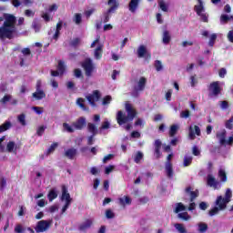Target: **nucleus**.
Wrapping results in <instances>:
<instances>
[{"label": "nucleus", "mask_w": 233, "mask_h": 233, "mask_svg": "<svg viewBox=\"0 0 233 233\" xmlns=\"http://www.w3.org/2000/svg\"><path fill=\"white\" fill-rule=\"evenodd\" d=\"M87 131L91 136H97L99 134V130L97 129V126L94 123H88L87 124Z\"/></svg>", "instance_id": "22"}, {"label": "nucleus", "mask_w": 233, "mask_h": 233, "mask_svg": "<svg viewBox=\"0 0 233 233\" xmlns=\"http://www.w3.org/2000/svg\"><path fill=\"white\" fill-rule=\"evenodd\" d=\"M207 230H208V225H207V223L200 222L198 224V232L205 233Z\"/></svg>", "instance_id": "40"}, {"label": "nucleus", "mask_w": 233, "mask_h": 233, "mask_svg": "<svg viewBox=\"0 0 233 233\" xmlns=\"http://www.w3.org/2000/svg\"><path fill=\"white\" fill-rule=\"evenodd\" d=\"M95 59L99 60L103 57V45L97 46L94 52Z\"/></svg>", "instance_id": "26"}, {"label": "nucleus", "mask_w": 233, "mask_h": 233, "mask_svg": "<svg viewBox=\"0 0 233 233\" xmlns=\"http://www.w3.org/2000/svg\"><path fill=\"white\" fill-rule=\"evenodd\" d=\"M141 159H143V154L140 151H138L135 156L134 161L135 163L138 164L141 163Z\"/></svg>", "instance_id": "52"}, {"label": "nucleus", "mask_w": 233, "mask_h": 233, "mask_svg": "<svg viewBox=\"0 0 233 233\" xmlns=\"http://www.w3.org/2000/svg\"><path fill=\"white\" fill-rule=\"evenodd\" d=\"M207 184L208 187H211L213 188H218V185H219V182L216 180V177H214V176L208 175Z\"/></svg>", "instance_id": "17"}, {"label": "nucleus", "mask_w": 233, "mask_h": 233, "mask_svg": "<svg viewBox=\"0 0 233 233\" xmlns=\"http://www.w3.org/2000/svg\"><path fill=\"white\" fill-rule=\"evenodd\" d=\"M32 26L35 32H39V30H41V24L37 21H34Z\"/></svg>", "instance_id": "54"}, {"label": "nucleus", "mask_w": 233, "mask_h": 233, "mask_svg": "<svg viewBox=\"0 0 233 233\" xmlns=\"http://www.w3.org/2000/svg\"><path fill=\"white\" fill-rule=\"evenodd\" d=\"M147 86V77L141 76L137 81V85L133 86L131 96L133 97H139V93L143 92Z\"/></svg>", "instance_id": "3"}, {"label": "nucleus", "mask_w": 233, "mask_h": 233, "mask_svg": "<svg viewBox=\"0 0 233 233\" xmlns=\"http://www.w3.org/2000/svg\"><path fill=\"white\" fill-rule=\"evenodd\" d=\"M209 92H212L213 96H219L221 94V87L219 86V82H212L208 86Z\"/></svg>", "instance_id": "13"}, {"label": "nucleus", "mask_w": 233, "mask_h": 233, "mask_svg": "<svg viewBox=\"0 0 233 233\" xmlns=\"http://www.w3.org/2000/svg\"><path fill=\"white\" fill-rule=\"evenodd\" d=\"M218 177L222 183H227V172H225V169H219L218 170Z\"/></svg>", "instance_id": "32"}, {"label": "nucleus", "mask_w": 233, "mask_h": 233, "mask_svg": "<svg viewBox=\"0 0 233 233\" xmlns=\"http://www.w3.org/2000/svg\"><path fill=\"white\" fill-rule=\"evenodd\" d=\"M76 105L80 106V108H82V110H84L85 112L88 110V107H86V106L85 105V100L81 97L77 98Z\"/></svg>", "instance_id": "34"}, {"label": "nucleus", "mask_w": 233, "mask_h": 233, "mask_svg": "<svg viewBox=\"0 0 233 233\" xmlns=\"http://www.w3.org/2000/svg\"><path fill=\"white\" fill-rule=\"evenodd\" d=\"M158 5H159V8L161 9L162 12H167L168 11V7L167 6V4H165V1L159 0L158 1Z\"/></svg>", "instance_id": "45"}, {"label": "nucleus", "mask_w": 233, "mask_h": 233, "mask_svg": "<svg viewBox=\"0 0 233 233\" xmlns=\"http://www.w3.org/2000/svg\"><path fill=\"white\" fill-rule=\"evenodd\" d=\"M217 137L218 138L220 145H227V131L225 129L217 133Z\"/></svg>", "instance_id": "20"}, {"label": "nucleus", "mask_w": 233, "mask_h": 233, "mask_svg": "<svg viewBox=\"0 0 233 233\" xmlns=\"http://www.w3.org/2000/svg\"><path fill=\"white\" fill-rule=\"evenodd\" d=\"M25 17H34V15H35V12H34L30 9H26L25 11Z\"/></svg>", "instance_id": "58"}, {"label": "nucleus", "mask_w": 233, "mask_h": 233, "mask_svg": "<svg viewBox=\"0 0 233 233\" xmlns=\"http://www.w3.org/2000/svg\"><path fill=\"white\" fill-rule=\"evenodd\" d=\"M63 128L64 130H66V132H69V134H74V129L71 127V126L68 125V123H64Z\"/></svg>", "instance_id": "53"}, {"label": "nucleus", "mask_w": 233, "mask_h": 233, "mask_svg": "<svg viewBox=\"0 0 233 233\" xmlns=\"http://www.w3.org/2000/svg\"><path fill=\"white\" fill-rule=\"evenodd\" d=\"M155 68L157 72H161V70H163V64L161 63L160 60L155 61Z\"/></svg>", "instance_id": "50"}, {"label": "nucleus", "mask_w": 233, "mask_h": 233, "mask_svg": "<svg viewBox=\"0 0 233 233\" xmlns=\"http://www.w3.org/2000/svg\"><path fill=\"white\" fill-rule=\"evenodd\" d=\"M110 101H112V96H106L103 98L102 104H103V105H110Z\"/></svg>", "instance_id": "59"}, {"label": "nucleus", "mask_w": 233, "mask_h": 233, "mask_svg": "<svg viewBox=\"0 0 233 233\" xmlns=\"http://www.w3.org/2000/svg\"><path fill=\"white\" fill-rule=\"evenodd\" d=\"M178 129H179V127H177V125H172L169 129V137H174V136L177 134Z\"/></svg>", "instance_id": "35"}, {"label": "nucleus", "mask_w": 233, "mask_h": 233, "mask_svg": "<svg viewBox=\"0 0 233 233\" xmlns=\"http://www.w3.org/2000/svg\"><path fill=\"white\" fill-rule=\"evenodd\" d=\"M6 187V178L1 177L0 178V190H5Z\"/></svg>", "instance_id": "57"}, {"label": "nucleus", "mask_w": 233, "mask_h": 233, "mask_svg": "<svg viewBox=\"0 0 233 233\" xmlns=\"http://www.w3.org/2000/svg\"><path fill=\"white\" fill-rule=\"evenodd\" d=\"M221 209H219L217 206L214 207L213 208H211L208 212L209 216L212 218L213 216H216L218 214H219V211Z\"/></svg>", "instance_id": "47"}, {"label": "nucleus", "mask_w": 233, "mask_h": 233, "mask_svg": "<svg viewBox=\"0 0 233 233\" xmlns=\"http://www.w3.org/2000/svg\"><path fill=\"white\" fill-rule=\"evenodd\" d=\"M64 155L66 157H67V159L74 160V158L77 156V149L74 147L68 148Z\"/></svg>", "instance_id": "18"}, {"label": "nucleus", "mask_w": 233, "mask_h": 233, "mask_svg": "<svg viewBox=\"0 0 233 233\" xmlns=\"http://www.w3.org/2000/svg\"><path fill=\"white\" fill-rule=\"evenodd\" d=\"M10 128H12V122L5 121L0 126V134H3V132H6V130H10Z\"/></svg>", "instance_id": "29"}, {"label": "nucleus", "mask_w": 233, "mask_h": 233, "mask_svg": "<svg viewBox=\"0 0 233 233\" xmlns=\"http://www.w3.org/2000/svg\"><path fill=\"white\" fill-rule=\"evenodd\" d=\"M183 165L184 167H190L192 165V157H185Z\"/></svg>", "instance_id": "51"}, {"label": "nucleus", "mask_w": 233, "mask_h": 233, "mask_svg": "<svg viewBox=\"0 0 233 233\" xmlns=\"http://www.w3.org/2000/svg\"><path fill=\"white\" fill-rule=\"evenodd\" d=\"M177 218L179 219H182V221H188L190 219V215H188V212H183V213H178Z\"/></svg>", "instance_id": "36"}, {"label": "nucleus", "mask_w": 233, "mask_h": 233, "mask_svg": "<svg viewBox=\"0 0 233 233\" xmlns=\"http://www.w3.org/2000/svg\"><path fill=\"white\" fill-rule=\"evenodd\" d=\"M33 97H35L36 101H41V99H45V97H46V94H45V91L43 90H38L33 93Z\"/></svg>", "instance_id": "27"}, {"label": "nucleus", "mask_w": 233, "mask_h": 233, "mask_svg": "<svg viewBox=\"0 0 233 233\" xmlns=\"http://www.w3.org/2000/svg\"><path fill=\"white\" fill-rule=\"evenodd\" d=\"M186 194H188L190 198L189 201L192 203L196 199V198L199 197V190L196 189L195 191H192V187H187L185 189Z\"/></svg>", "instance_id": "15"}, {"label": "nucleus", "mask_w": 233, "mask_h": 233, "mask_svg": "<svg viewBox=\"0 0 233 233\" xmlns=\"http://www.w3.org/2000/svg\"><path fill=\"white\" fill-rule=\"evenodd\" d=\"M137 56L139 59L144 58L146 61H150V59H152V53H150L144 45L138 46L137 49Z\"/></svg>", "instance_id": "6"}, {"label": "nucleus", "mask_w": 233, "mask_h": 233, "mask_svg": "<svg viewBox=\"0 0 233 233\" xmlns=\"http://www.w3.org/2000/svg\"><path fill=\"white\" fill-rule=\"evenodd\" d=\"M86 99L91 106H96V102H97L98 99H101V94L98 90H95L92 95L86 96Z\"/></svg>", "instance_id": "8"}, {"label": "nucleus", "mask_w": 233, "mask_h": 233, "mask_svg": "<svg viewBox=\"0 0 233 233\" xmlns=\"http://www.w3.org/2000/svg\"><path fill=\"white\" fill-rule=\"evenodd\" d=\"M125 108L129 120L134 121L136 116H137V112L136 111V109H134V107H132V104L129 102H126Z\"/></svg>", "instance_id": "10"}, {"label": "nucleus", "mask_w": 233, "mask_h": 233, "mask_svg": "<svg viewBox=\"0 0 233 233\" xmlns=\"http://www.w3.org/2000/svg\"><path fill=\"white\" fill-rule=\"evenodd\" d=\"M167 176L169 179H172L174 177V168L172 167V163L167 162L165 166Z\"/></svg>", "instance_id": "23"}, {"label": "nucleus", "mask_w": 233, "mask_h": 233, "mask_svg": "<svg viewBox=\"0 0 233 233\" xmlns=\"http://www.w3.org/2000/svg\"><path fill=\"white\" fill-rule=\"evenodd\" d=\"M128 122H132V120L123 113V111H118L116 114V123L121 127V125H125Z\"/></svg>", "instance_id": "9"}, {"label": "nucleus", "mask_w": 233, "mask_h": 233, "mask_svg": "<svg viewBox=\"0 0 233 233\" xmlns=\"http://www.w3.org/2000/svg\"><path fill=\"white\" fill-rule=\"evenodd\" d=\"M119 204L122 205V207H125V205H132V198L128 196H124L123 198H118Z\"/></svg>", "instance_id": "28"}, {"label": "nucleus", "mask_w": 233, "mask_h": 233, "mask_svg": "<svg viewBox=\"0 0 233 233\" xmlns=\"http://www.w3.org/2000/svg\"><path fill=\"white\" fill-rule=\"evenodd\" d=\"M15 233H23V232H25V228H23V225L17 224V225L15 227Z\"/></svg>", "instance_id": "55"}, {"label": "nucleus", "mask_w": 233, "mask_h": 233, "mask_svg": "<svg viewBox=\"0 0 233 233\" xmlns=\"http://www.w3.org/2000/svg\"><path fill=\"white\" fill-rule=\"evenodd\" d=\"M62 195H61V201H66L65 205L62 208L61 214H65L66 210H68L70 205H72V198L70 197V193H68V187L66 186L62 185Z\"/></svg>", "instance_id": "2"}, {"label": "nucleus", "mask_w": 233, "mask_h": 233, "mask_svg": "<svg viewBox=\"0 0 233 233\" xmlns=\"http://www.w3.org/2000/svg\"><path fill=\"white\" fill-rule=\"evenodd\" d=\"M94 12H96V9L94 8L85 11V15L86 19H89V17L92 15V14H94Z\"/></svg>", "instance_id": "63"}, {"label": "nucleus", "mask_w": 233, "mask_h": 233, "mask_svg": "<svg viewBox=\"0 0 233 233\" xmlns=\"http://www.w3.org/2000/svg\"><path fill=\"white\" fill-rule=\"evenodd\" d=\"M141 0H131L128 5L129 11L132 12V14L136 13V10H137V6H139V2Z\"/></svg>", "instance_id": "25"}, {"label": "nucleus", "mask_w": 233, "mask_h": 233, "mask_svg": "<svg viewBox=\"0 0 233 233\" xmlns=\"http://www.w3.org/2000/svg\"><path fill=\"white\" fill-rule=\"evenodd\" d=\"M17 120L22 125V127H26V116L25 114H21L17 116Z\"/></svg>", "instance_id": "38"}, {"label": "nucleus", "mask_w": 233, "mask_h": 233, "mask_svg": "<svg viewBox=\"0 0 233 233\" xmlns=\"http://www.w3.org/2000/svg\"><path fill=\"white\" fill-rule=\"evenodd\" d=\"M50 225H52L50 220H40L37 222L35 230L36 233L46 232L50 228Z\"/></svg>", "instance_id": "7"}, {"label": "nucleus", "mask_w": 233, "mask_h": 233, "mask_svg": "<svg viewBox=\"0 0 233 233\" xmlns=\"http://www.w3.org/2000/svg\"><path fill=\"white\" fill-rule=\"evenodd\" d=\"M79 43H81V38L76 37L70 42V46L77 48V46H79Z\"/></svg>", "instance_id": "44"}, {"label": "nucleus", "mask_w": 233, "mask_h": 233, "mask_svg": "<svg viewBox=\"0 0 233 233\" xmlns=\"http://www.w3.org/2000/svg\"><path fill=\"white\" fill-rule=\"evenodd\" d=\"M220 108H222V110H227V108H228V101H220Z\"/></svg>", "instance_id": "61"}, {"label": "nucleus", "mask_w": 233, "mask_h": 233, "mask_svg": "<svg viewBox=\"0 0 233 233\" xmlns=\"http://www.w3.org/2000/svg\"><path fill=\"white\" fill-rule=\"evenodd\" d=\"M107 5L110 7L107 12L104 13L103 15V23H108V21H110V14H114V12L119 8V2H117V0H108Z\"/></svg>", "instance_id": "4"}, {"label": "nucleus", "mask_w": 233, "mask_h": 233, "mask_svg": "<svg viewBox=\"0 0 233 233\" xmlns=\"http://www.w3.org/2000/svg\"><path fill=\"white\" fill-rule=\"evenodd\" d=\"M170 41H172V36L170 35V32H168V30H165L162 35V43L164 45H169Z\"/></svg>", "instance_id": "24"}, {"label": "nucleus", "mask_w": 233, "mask_h": 233, "mask_svg": "<svg viewBox=\"0 0 233 233\" xmlns=\"http://www.w3.org/2000/svg\"><path fill=\"white\" fill-rule=\"evenodd\" d=\"M57 70L60 72V76L65 74L66 67L65 66V62L63 60L58 61Z\"/></svg>", "instance_id": "31"}, {"label": "nucleus", "mask_w": 233, "mask_h": 233, "mask_svg": "<svg viewBox=\"0 0 233 233\" xmlns=\"http://www.w3.org/2000/svg\"><path fill=\"white\" fill-rule=\"evenodd\" d=\"M225 127H226V128H228V130H232V128H233V116L228 121H226Z\"/></svg>", "instance_id": "49"}, {"label": "nucleus", "mask_w": 233, "mask_h": 233, "mask_svg": "<svg viewBox=\"0 0 233 233\" xmlns=\"http://www.w3.org/2000/svg\"><path fill=\"white\" fill-rule=\"evenodd\" d=\"M227 205H228V202L225 200L223 196L217 197V199L215 201V206L221 210H225L227 208Z\"/></svg>", "instance_id": "14"}, {"label": "nucleus", "mask_w": 233, "mask_h": 233, "mask_svg": "<svg viewBox=\"0 0 233 233\" xmlns=\"http://www.w3.org/2000/svg\"><path fill=\"white\" fill-rule=\"evenodd\" d=\"M56 198H57V191L56 189H51L47 194V199L49 201H53L54 199H56Z\"/></svg>", "instance_id": "33"}, {"label": "nucleus", "mask_w": 233, "mask_h": 233, "mask_svg": "<svg viewBox=\"0 0 233 233\" xmlns=\"http://www.w3.org/2000/svg\"><path fill=\"white\" fill-rule=\"evenodd\" d=\"M216 39H218V35L216 33H214L209 37L208 46H214V45H216Z\"/></svg>", "instance_id": "43"}, {"label": "nucleus", "mask_w": 233, "mask_h": 233, "mask_svg": "<svg viewBox=\"0 0 233 233\" xmlns=\"http://www.w3.org/2000/svg\"><path fill=\"white\" fill-rule=\"evenodd\" d=\"M228 39L229 43H233V31L230 30L228 33Z\"/></svg>", "instance_id": "64"}, {"label": "nucleus", "mask_w": 233, "mask_h": 233, "mask_svg": "<svg viewBox=\"0 0 233 233\" xmlns=\"http://www.w3.org/2000/svg\"><path fill=\"white\" fill-rule=\"evenodd\" d=\"M74 128L76 130H83L86 127V118L85 116H80L76 122L73 123Z\"/></svg>", "instance_id": "12"}, {"label": "nucleus", "mask_w": 233, "mask_h": 233, "mask_svg": "<svg viewBox=\"0 0 233 233\" xmlns=\"http://www.w3.org/2000/svg\"><path fill=\"white\" fill-rule=\"evenodd\" d=\"M58 8H59V6L56 5V4H53V5H49L48 12H57Z\"/></svg>", "instance_id": "62"}, {"label": "nucleus", "mask_w": 233, "mask_h": 233, "mask_svg": "<svg viewBox=\"0 0 233 233\" xmlns=\"http://www.w3.org/2000/svg\"><path fill=\"white\" fill-rule=\"evenodd\" d=\"M110 128V122L104 121L100 127V130H108Z\"/></svg>", "instance_id": "56"}, {"label": "nucleus", "mask_w": 233, "mask_h": 233, "mask_svg": "<svg viewBox=\"0 0 233 233\" xmlns=\"http://www.w3.org/2000/svg\"><path fill=\"white\" fill-rule=\"evenodd\" d=\"M57 147H59V143H57V142H54L53 144H51V146L49 147V148L46 151V156H50V154H54V152H56V148H57Z\"/></svg>", "instance_id": "30"}, {"label": "nucleus", "mask_w": 233, "mask_h": 233, "mask_svg": "<svg viewBox=\"0 0 233 233\" xmlns=\"http://www.w3.org/2000/svg\"><path fill=\"white\" fill-rule=\"evenodd\" d=\"M93 223L94 222L92 221V219L87 218L85 220V222L79 225L78 230H81V231L87 230V228H90V227H92Z\"/></svg>", "instance_id": "19"}, {"label": "nucleus", "mask_w": 233, "mask_h": 233, "mask_svg": "<svg viewBox=\"0 0 233 233\" xmlns=\"http://www.w3.org/2000/svg\"><path fill=\"white\" fill-rule=\"evenodd\" d=\"M162 146H163V142H161L159 139L155 140L154 147H155V156L157 159H159V157H161Z\"/></svg>", "instance_id": "16"}, {"label": "nucleus", "mask_w": 233, "mask_h": 233, "mask_svg": "<svg viewBox=\"0 0 233 233\" xmlns=\"http://www.w3.org/2000/svg\"><path fill=\"white\" fill-rule=\"evenodd\" d=\"M198 84V78H196V76H190V85L194 88Z\"/></svg>", "instance_id": "60"}, {"label": "nucleus", "mask_w": 233, "mask_h": 233, "mask_svg": "<svg viewBox=\"0 0 233 233\" xmlns=\"http://www.w3.org/2000/svg\"><path fill=\"white\" fill-rule=\"evenodd\" d=\"M196 136H201V128H199L198 126H190L188 134L189 139L194 141V139H196Z\"/></svg>", "instance_id": "11"}, {"label": "nucleus", "mask_w": 233, "mask_h": 233, "mask_svg": "<svg viewBox=\"0 0 233 233\" xmlns=\"http://www.w3.org/2000/svg\"><path fill=\"white\" fill-rule=\"evenodd\" d=\"M198 5L194 6V10L197 15H201L205 12V6L203 5V0H197Z\"/></svg>", "instance_id": "21"}, {"label": "nucleus", "mask_w": 233, "mask_h": 233, "mask_svg": "<svg viewBox=\"0 0 233 233\" xmlns=\"http://www.w3.org/2000/svg\"><path fill=\"white\" fill-rule=\"evenodd\" d=\"M224 199L226 202L230 203V199H232V191L230 190V188H228L226 190Z\"/></svg>", "instance_id": "41"}, {"label": "nucleus", "mask_w": 233, "mask_h": 233, "mask_svg": "<svg viewBox=\"0 0 233 233\" xmlns=\"http://www.w3.org/2000/svg\"><path fill=\"white\" fill-rule=\"evenodd\" d=\"M106 219H114V218H116V214H114V211H112V209H106Z\"/></svg>", "instance_id": "46"}, {"label": "nucleus", "mask_w": 233, "mask_h": 233, "mask_svg": "<svg viewBox=\"0 0 233 233\" xmlns=\"http://www.w3.org/2000/svg\"><path fill=\"white\" fill-rule=\"evenodd\" d=\"M187 208L185 207V205H183V203L179 202L177 204V207L175 208V213L176 214H179V212H183V210H186Z\"/></svg>", "instance_id": "39"}, {"label": "nucleus", "mask_w": 233, "mask_h": 233, "mask_svg": "<svg viewBox=\"0 0 233 233\" xmlns=\"http://www.w3.org/2000/svg\"><path fill=\"white\" fill-rule=\"evenodd\" d=\"M3 21L4 23L0 26V40L14 39V35L17 32V27L15 26L17 17L12 14L4 13L3 16H0V23Z\"/></svg>", "instance_id": "1"}, {"label": "nucleus", "mask_w": 233, "mask_h": 233, "mask_svg": "<svg viewBox=\"0 0 233 233\" xmlns=\"http://www.w3.org/2000/svg\"><path fill=\"white\" fill-rule=\"evenodd\" d=\"M175 228H177V230L179 233H187V228H185V226L183 224H179V223L175 224Z\"/></svg>", "instance_id": "42"}, {"label": "nucleus", "mask_w": 233, "mask_h": 233, "mask_svg": "<svg viewBox=\"0 0 233 233\" xmlns=\"http://www.w3.org/2000/svg\"><path fill=\"white\" fill-rule=\"evenodd\" d=\"M74 23L76 25H79L80 23L83 22V16L81 15V13H76L74 17H73Z\"/></svg>", "instance_id": "37"}, {"label": "nucleus", "mask_w": 233, "mask_h": 233, "mask_svg": "<svg viewBox=\"0 0 233 233\" xmlns=\"http://www.w3.org/2000/svg\"><path fill=\"white\" fill-rule=\"evenodd\" d=\"M82 68H84L86 77H92V74H94V70H96V66H94V63L91 58H86L82 63Z\"/></svg>", "instance_id": "5"}, {"label": "nucleus", "mask_w": 233, "mask_h": 233, "mask_svg": "<svg viewBox=\"0 0 233 233\" xmlns=\"http://www.w3.org/2000/svg\"><path fill=\"white\" fill-rule=\"evenodd\" d=\"M14 148H15V142L9 141L6 146L7 152H14Z\"/></svg>", "instance_id": "48"}]
</instances>
